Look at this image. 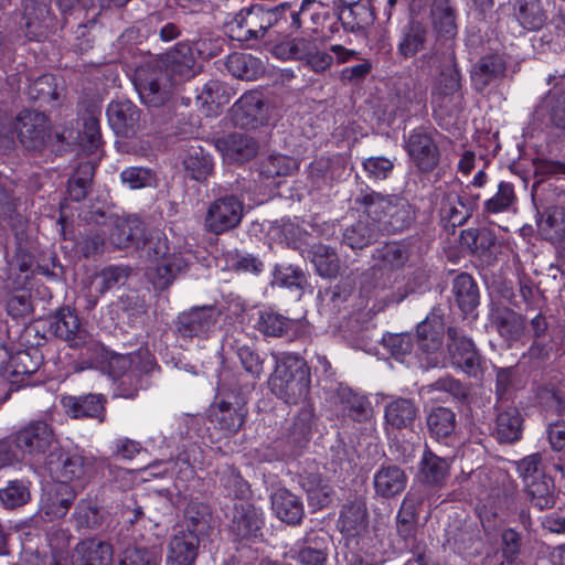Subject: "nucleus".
Instances as JSON below:
<instances>
[{
	"label": "nucleus",
	"instance_id": "nucleus-45",
	"mask_svg": "<svg viewBox=\"0 0 565 565\" xmlns=\"http://www.w3.org/2000/svg\"><path fill=\"white\" fill-rule=\"evenodd\" d=\"M408 248L401 243H388L376 249L374 258L382 269H398L408 260Z\"/></svg>",
	"mask_w": 565,
	"mask_h": 565
},
{
	"label": "nucleus",
	"instance_id": "nucleus-33",
	"mask_svg": "<svg viewBox=\"0 0 565 565\" xmlns=\"http://www.w3.org/2000/svg\"><path fill=\"white\" fill-rule=\"evenodd\" d=\"M50 15V8L43 0H24L23 1V26L30 39H36L42 35L44 26Z\"/></svg>",
	"mask_w": 565,
	"mask_h": 565
},
{
	"label": "nucleus",
	"instance_id": "nucleus-44",
	"mask_svg": "<svg viewBox=\"0 0 565 565\" xmlns=\"http://www.w3.org/2000/svg\"><path fill=\"white\" fill-rule=\"evenodd\" d=\"M186 173L195 181H204L211 174V157L201 147H191L183 160Z\"/></svg>",
	"mask_w": 565,
	"mask_h": 565
},
{
	"label": "nucleus",
	"instance_id": "nucleus-39",
	"mask_svg": "<svg viewBox=\"0 0 565 565\" xmlns=\"http://www.w3.org/2000/svg\"><path fill=\"white\" fill-rule=\"evenodd\" d=\"M452 292L462 312H471L479 303V290L468 274L458 275L452 282Z\"/></svg>",
	"mask_w": 565,
	"mask_h": 565
},
{
	"label": "nucleus",
	"instance_id": "nucleus-1",
	"mask_svg": "<svg viewBox=\"0 0 565 565\" xmlns=\"http://www.w3.org/2000/svg\"><path fill=\"white\" fill-rule=\"evenodd\" d=\"M198 68L193 50L186 44H178L166 55L162 65L137 68L135 86L146 105L159 107L170 99L179 84L192 78Z\"/></svg>",
	"mask_w": 565,
	"mask_h": 565
},
{
	"label": "nucleus",
	"instance_id": "nucleus-31",
	"mask_svg": "<svg viewBox=\"0 0 565 565\" xmlns=\"http://www.w3.org/2000/svg\"><path fill=\"white\" fill-rule=\"evenodd\" d=\"M445 326L438 316L426 318L417 326V340L420 350L427 353L438 351L443 345Z\"/></svg>",
	"mask_w": 565,
	"mask_h": 565
},
{
	"label": "nucleus",
	"instance_id": "nucleus-36",
	"mask_svg": "<svg viewBox=\"0 0 565 565\" xmlns=\"http://www.w3.org/2000/svg\"><path fill=\"white\" fill-rule=\"evenodd\" d=\"M232 90L225 84L212 79L204 84L198 95V102L205 108L207 115H216L221 107L228 104Z\"/></svg>",
	"mask_w": 565,
	"mask_h": 565
},
{
	"label": "nucleus",
	"instance_id": "nucleus-19",
	"mask_svg": "<svg viewBox=\"0 0 565 565\" xmlns=\"http://www.w3.org/2000/svg\"><path fill=\"white\" fill-rule=\"evenodd\" d=\"M145 231V224L138 216L117 218L109 231V243L116 248H125L130 244L140 248Z\"/></svg>",
	"mask_w": 565,
	"mask_h": 565
},
{
	"label": "nucleus",
	"instance_id": "nucleus-12",
	"mask_svg": "<svg viewBox=\"0 0 565 565\" xmlns=\"http://www.w3.org/2000/svg\"><path fill=\"white\" fill-rule=\"evenodd\" d=\"M217 321L216 309L212 306L194 307L178 317V331L182 337L205 335Z\"/></svg>",
	"mask_w": 565,
	"mask_h": 565
},
{
	"label": "nucleus",
	"instance_id": "nucleus-50",
	"mask_svg": "<svg viewBox=\"0 0 565 565\" xmlns=\"http://www.w3.org/2000/svg\"><path fill=\"white\" fill-rule=\"evenodd\" d=\"M291 326V320L271 310L259 311L256 328L267 337H282Z\"/></svg>",
	"mask_w": 565,
	"mask_h": 565
},
{
	"label": "nucleus",
	"instance_id": "nucleus-14",
	"mask_svg": "<svg viewBox=\"0 0 565 565\" xmlns=\"http://www.w3.org/2000/svg\"><path fill=\"white\" fill-rule=\"evenodd\" d=\"M108 122L116 135L130 137L140 127V113L129 100L113 102L107 107Z\"/></svg>",
	"mask_w": 565,
	"mask_h": 565
},
{
	"label": "nucleus",
	"instance_id": "nucleus-26",
	"mask_svg": "<svg viewBox=\"0 0 565 565\" xmlns=\"http://www.w3.org/2000/svg\"><path fill=\"white\" fill-rule=\"evenodd\" d=\"M491 324L507 341H518L524 332L523 318L507 307L492 309Z\"/></svg>",
	"mask_w": 565,
	"mask_h": 565
},
{
	"label": "nucleus",
	"instance_id": "nucleus-30",
	"mask_svg": "<svg viewBox=\"0 0 565 565\" xmlns=\"http://www.w3.org/2000/svg\"><path fill=\"white\" fill-rule=\"evenodd\" d=\"M75 499L74 490L68 484L58 483L53 492H47L42 504V512L50 521L66 515Z\"/></svg>",
	"mask_w": 565,
	"mask_h": 565
},
{
	"label": "nucleus",
	"instance_id": "nucleus-46",
	"mask_svg": "<svg viewBox=\"0 0 565 565\" xmlns=\"http://www.w3.org/2000/svg\"><path fill=\"white\" fill-rule=\"evenodd\" d=\"M430 434L437 438H447L456 427V415L447 407L434 408L427 417Z\"/></svg>",
	"mask_w": 565,
	"mask_h": 565
},
{
	"label": "nucleus",
	"instance_id": "nucleus-29",
	"mask_svg": "<svg viewBox=\"0 0 565 565\" xmlns=\"http://www.w3.org/2000/svg\"><path fill=\"white\" fill-rule=\"evenodd\" d=\"M271 508L277 518L288 524H297L303 516L301 500L286 489H279L273 494Z\"/></svg>",
	"mask_w": 565,
	"mask_h": 565
},
{
	"label": "nucleus",
	"instance_id": "nucleus-34",
	"mask_svg": "<svg viewBox=\"0 0 565 565\" xmlns=\"http://www.w3.org/2000/svg\"><path fill=\"white\" fill-rule=\"evenodd\" d=\"M524 492L531 504L539 510L552 509L555 503V484L552 478L544 476L524 484Z\"/></svg>",
	"mask_w": 565,
	"mask_h": 565
},
{
	"label": "nucleus",
	"instance_id": "nucleus-62",
	"mask_svg": "<svg viewBox=\"0 0 565 565\" xmlns=\"http://www.w3.org/2000/svg\"><path fill=\"white\" fill-rule=\"evenodd\" d=\"M234 347L245 371L253 377H258L263 373V363L255 350L242 339H236Z\"/></svg>",
	"mask_w": 565,
	"mask_h": 565
},
{
	"label": "nucleus",
	"instance_id": "nucleus-11",
	"mask_svg": "<svg viewBox=\"0 0 565 565\" xmlns=\"http://www.w3.org/2000/svg\"><path fill=\"white\" fill-rule=\"evenodd\" d=\"M460 86V73L456 65L454 52L449 51L444 56L443 68L431 92L433 105L447 109Z\"/></svg>",
	"mask_w": 565,
	"mask_h": 565
},
{
	"label": "nucleus",
	"instance_id": "nucleus-40",
	"mask_svg": "<svg viewBox=\"0 0 565 565\" xmlns=\"http://www.w3.org/2000/svg\"><path fill=\"white\" fill-rule=\"evenodd\" d=\"M385 420L394 428H406L413 424L417 415V408L408 398H396L385 407Z\"/></svg>",
	"mask_w": 565,
	"mask_h": 565
},
{
	"label": "nucleus",
	"instance_id": "nucleus-49",
	"mask_svg": "<svg viewBox=\"0 0 565 565\" xmlns=\"http://www.w3.org/2000/svg\"><path fill=\"white\" fill-rule=\"evenodd\" d=\"M460 239L461 245L480 255L490 252L497 243L495 235L487 228L466 230L461 233Z\"/></svg>",
	"mask_w": 565,
	"mask_h": 565
},
{
	"label": "nucleus",
	"instance_id": "nucleus-64",
	"mask_svg": "<svg viewBox=\"0 0 565 565\" xmlns=\"http://www.w3.org/2000/svg\"><path fill=\"white\" fill-rule=\"evenodd\" d=\"M29 489L21 481H11L0 491V500L9 509L23 505L29 501Z\"/></svg>",
	"mask_w": 565,
	"mask_h": 565
},
{
	"label": "nucleus",
	"instance_id": "nucleus-56",
	"mask_svg": "<svg viewBox=\"0 0 565 565\" xmlns=\"http://www.w3.org/2000/svg\"><path fill=\"white\" fill-rule=\"evenodd\" d=\"M448 467L447 460L426 452L422 459L420 473L425 482L436 484L444 480Z\"/></svg>",
	"mask_w": 565,
	"mask_h": 565
},
{
	"label": "nucleus",
	"instance_id": "nucleus-27",
	"mask_svg": "<svg viewBox=\"0 0 565 565\" xmlns=\"http://www.w3.org/2000/svg\"><path fill=\"white\" fill-rule=\"evenodd\" d=\"M46 463L63 484L84 476L87 465L86 459L77 454H61L56 461L53 459V454H50Z\"/></svg>",
	"mask_w": 565,
	"mask_h": 565
},
{
	"label": "nucleus",
	"instance_id": "nucleus-47",
	"mask_svg": "<svg viewBox=\"0 0 565 565\" xmlns=\"http://www.w3.org/2000/svg\"><path fill=\"white\" fill-rule=\"evenodd\" d=\"M376 236L374 223L360 220L345 228L343 233V243L352 249L363 248L371 244Z\"/></svg>",
	"mask_w": 565,
	"mask_h": 565
},
{
	"label": "nucleus",
	"instance_id": "nucleus-5",
	"mask_svg": "<svg viewBox=\"0 0 565 565\" xmlns=\"http://www.w3.org/2000/svg\"><path fill=\"white\" fill-rule=\"evenodd\" d=\"M244 215V203L235 195L226 194L210 202L203 226L209 233L221 235L236 228Z\"/></svg>",
	"mask_w": 565,
	"mask_h": 565
},
{
	"label": "nucleus",
	"instance_id": "nucleus-41",
	"mask_svg": "<svg viewBox=\"0 0 565 565\" xmlns=\"http://www.w3.org/2000/svg\"><path fill=\"white\" fill-rule=\"evenodd\" d=\"M434 29L441 35L452 38L457 33L456 11L450 0H434L431 6Z\"/></svg>",
	"mask_w": 565,
	"mask_h": 565
},
{
	"label": "nucleus",
	"instance_id": "nucleus-52",
	"mask_svg": "<svg viewBox=\"0 0 565 565\" xmlns=\"http://www.w3.org/2000/svg\"><path fill=\"white\" fill-rule=\"evenodd\" d=\"M129 275V267L108 266L96 276V290L99 295H104L116 286L124 285Z\"/></svg>",
	"mask_w": 565,
	"mask_h": 565
},
{
	"label": "nucleus",
	"instance_id": "nucleus-7",
	"mask_svg": "<svg viewBox=\"0 0 565 565\" xmlns=\"http://www.w3.org/2000/svg\"><path fill=\"white\" fill-rule=\"evenodd\" d=\"M447 334V351L451 365L469 376H480L483 372V360L473 341L454 327L448 328Z\"/></svg>",
	"mask_w": 565,
	"mask_h": 565
},
{
	"label": "nucleus",
	"instance_id": "nucleus-38",
	"mask_svg": "<svg viewBox=\"0 0 565 565\" xmlns=\"http://www.w3.org/2000/svg\"><path fill=\"white\" fill-rule=\"evenodd\" d=\"M366 505L361 499L347 503L340 514L339 527L348 535L358 534L366 526Z\"/></svg>",
	"mask_w": 565,
	"mask_h": 565
},
{
	"label": "nucleus",
	"instance_id": "nucleus-42",
	"mask_svg": "<svg viewBox=\"0 0 565 565\" xmlns=\"http://www.w3.org/2000/svg\"><path fill=\"white\" fill-rule=\"evenodd\" d=\"M270 28H278L281 32H294L301 26L300 11L289 2L267 8Z\"/></svg>",
	"mask_w": 565,
	"mask_h": 565
},
{
	"label": "nucleus",
	"instance_id": "nucleus-43",
	"mask_svg": "<svg viewBox=\"0 0 565 565\" xmlns=\"http://www.w3.org/2000/svg\"><path fill=\"white\" fill-rule=\"evenodd\" d=\"M315 40L311 38H294L274 45L271 52L280 60L305 61L313 49Z\"/></svg>",
	"mask_w": 565,
	"mask_h": 565
},
{
	"label": "nucleus",
	"instance_id": "nucleus-2",
	"mask_svg": "<svg viewBox=\"0 0 565 565\" xmlns=\"http://www.w3.org/2000/svg\"><path fill=\"white\" fill-rule=\"evenodd\" d=\"M140 247L146 248L147 256L154 264L148 275L158 289L169 287L179 274L186 270L190 264L189 253L181 250L170 253L168 239L159 230L151 231L149 235H146L145 232Z\"/></svg>",
	"mask_w": 565,
	"mask_h": 565
},
{
	"label": "nucleus",
	"instance_id": "nucleus-16",
	"mask_svg": "<svg viewBox=\"0 0 565 565\" xmlns=\"http://www.w3.org/2000/svg\"><path fill=\"white\" fill-rule=\"evenodd\" d=\"M61 404L65 413L75 419L98 418L104 420L105 398L100 394H87L85 396H63Z\"/></svg>",
	"mask_w": 565,
	"mask_h": 565
},
{
	"label": "nucleus",
	"instance_id": "nucleus-15",
	"mask_svg": "<svg viewBox=\"0 0 565 565\" xmlns=\"http://www.w3.org/2000/svg\"><path fill=\"white\" fill-rule=\"evenodd\" d=\"M233 120L235 125L254 128L263 124L266 118L265 104L262 94L248 92L244 94L233 106Z\"/></svg>",
	"mask_w": 565,
	"mask_h": 565
},
{
	"label": "nucleus",
	"instance_id": "nucleus-25",
	"mask_svg": "<svg viewBox=\"0 0 565 565\" xmlns=\"http://www.w3.org/2000/svg\"><path fill=\"white\" fill-rule=\"evenodd\" d=\"M373 482L379 495L390 498L404 491L407 477L398 466L388 465L381 467L375 472Z\"/></svg>",
	"mask_w": 565,
	"mask_h": 565
},
{
	"label": "nucleus",
	"instance_id": "nucleus-48",
	"mask_svg": "<svg viewBox=\"0 0 565 565\" xmlns=\"http://www.w3.org/2000/svg\"><path fill=\"white\" fill-rule=\"evenodd\" d=\"M312 263L321 277L334 278L340 270V260L335 252L324 245H316L312 249Z\"/></svg>",
	"mask_w": 565,
	"mask_h": 565
},
{
	"label": "nucleus",
	"instance_id": "nucleus-24",
	"mask_svg": "<svg viewBox=\"0 0 565 565\" xmlns=\"http://www.w3.org/2000/svg\"><path fill=\"white\" fill-rule=\"evenodd\" d=\"M181 531L205 541L213 531L209 507L202 502L191 501L186 505Z\"/></svg>",
	"mask_w": 565,
	"mask_h": 565
},
{
	"label": "nucleus",
	"instance_id": "nucleus-4",
	"mask_svg": "<svg viewBox=\"0 0 565 565\" xmlns=\"http://www.w3.org/2000/svg\"><path fill=\"white\" fill-rule=\"evenodd\" d=\"M367 216L381 221L387 217L393 231H403L414 218L411 204L403 198L395 195L384 196L380 193H369L362 199Z\"/></svg>",
	"mask_w": 565,
	"mask_h": 565
},
{
	"label": "nucleus",
	"instance_id": "nucleus-10",
	"mask_svg": "<svg viewBox=\"0 0 565 565\" xmlns=\"http://www.w3.org/2000/svg\"><path fill=\"white\" fill-rule=\"evenodd\" d=\"M14 129L21 145L28 150H40L49 139V119L40 111L24 110L19 114Z\"/></svg>",
	"mask_w": 565,
	"mask_h": 565
},
{
	"label": "nucleus",
	"instance_id": "nucleus-57",
	"mask_svg": "<svg viewBox=\"0 0 565 565\" xmlns=\"http://www.w3.org/2000/svg\"><path fill=\"white\" fill-rule=\"evenodd\" d=\"M159 558L154 548L128 546L119 554V565H158Z\"/></svg>",
	"mask_w": 565,
	"mask_h": 565
},
{
	"label": "nucleus",
	"instance_id": "nucleus-9",
	"mask_svg": "<svg viewBox=\"0 0 565 565\" xmlns=\"http://www.w3.org/2000/svg\"><path fill=\"white\" fill-rule=\"evenodd\" d=\"M405 150L419 173H430L439 164L440 150L431 132L424 128H416L409 134Z\"/></svg>",
	"mask_w": 565,
	"mask_h": 565
},
{
	"label": "nucleus",
	"instance_id": "nucleus-55",
	"mask_svg": "<svg viewBox=\"0 0 565 565\" xmlns=\"http://www.w3.org/2000/svg\"><path fill=\"white\" fill-rule=\"evenodd\" d=\"M298 169L297 161L282 154L266 158L260 164V174L266 178L289 175Z\"/></svg>",
	"mask_w": 565,
	"mask_h": 565
},
{
	"label": "nucleus",
	"instance_id": "nucleus-3",
	"mask_svg": "<svg viewBox=\"0 0 565 565\" xmlns=\"http://www.w3.org/2000/svg\"><path fill=\"white\" fill-rule=\"evenodd\" d=\"M269 385L271 392L286 403L297 404L306 399L310 391V371L307 362L294 353L279 354Z\"/></svg>",
	"mask_w": 565,
	"mask_h": 565
},
{
	"label": "nucleus",
	"instance_id": "nucleus-37",
	"mask_svg": "<svg viewBox=\"0 0 565 565\" xmlns=\"http://www.w3.org/2000/svg\"><path fill=\"white\" fill-rule=\"evenodd\" d=\"M301 484L308 494L309 503L315 508L321 509L331 502L333 488L320 473H308L303 477Z\"/></svg>",
	"mask_w": 565,
	"mask_h": 565
},
{
	"label": "nucleus",
	"instance_id": "nucleus-6",
	"mask_svg": "<svg viewBox=\"0 0 565 565\" xmlns=\"http://www.w3.org/2000/svg\"><path fill=\"white\" fill-rule=\"evenodd\" d=\"M14 446L22 457L38 458L55 448L56 439L53 428L46 420H31L12 435Z\"/></svg>",
	"mask_w": 565,
	"mask_h": 565
},
{
	"label": "nucleus",
	"instance_id": "nucleus-32",
	"mask_svg": "<svg viewBox=\"0 0 565 565\" xmlns=\"http://www.w3.org/2000/svg\"><path fill=\"white\" fill-rule=\"evenodd\" d=\"M539 227L550 239L556 242L557 255L565 263V217H563V212L557 209H546Z\"/></svg>",
	"mask_w": 565,
	"mask_h": 565
},
{
	"label": "nucleus",
	"instance_id": "nucleus-60",
	"mask_svg": "<svg viewBox=\"0 0 565 565\" xmlns=\"http://www.w3.org/2000/svg\"><path fill=\"white\" fill-rule=\"evenodd\" d=\"M94 168L90 163H83L79 166L77 173L70 180L68 193L72 200L82 201L86 198Z\"/></svg>",
	"mask_w": 565,
	"mask_h": 565
},
{
	"label": "nucleus",
	"instance_id": "nucleus-28",
	"mask_svg": "<svg viewBox=\"0 0 565 565\" xmlns=\"http://www.w3.org/2000/svg\"><path fill=\"white\" fill-rule=\"evenodd\" d=\"M523 418L515 407H509L497 415L493 435L499 443L511 444L522 436Z\"/></svg>",
	"mask_w": 565,
	"mask_h": 565
},
{
	"label": "nucleus",
	"instance_id": "nucleus-23",
	"mask_svg": "<svg viewBox=\"0 0 565 565\" xmlns=\"http://www.w3.org/2000/svg\"><path fill=\"white\" fill-rule=\"evenodd\" d=\"M225 160L230 162H244L254 158L258 151L256 141L243 134H232L218 141Z\"/></svg>",
	"mask_w": 565,
	"mask_h": 565
},
{
	"label": "nucleus",
	"instance_id": "nucleus-21",
	"mask_svg": "<svg viewBox=\"0 0 565 565\" xmlns=\"http://www.w3.org/2000/svg\"><path fill=\"white\" fill-rule=\"evenodd\" d=\"M113 547L98 540H86L77 544L72 556V565H110Z\"/></svg>",
	"mask_w": 565,
	"mask_h": 565
},
{
	"label": "nucleus",
	"instance_id": "nucleus-61",
	"mask_svg": "<svg viewBox=\"0 0 565 565\" xmlns=\"http://www.w3.org/2000/svg\"><path fill=\"white\" fill-rule=\"evenodd\" d=\"M514 200L513 185L508 182H500L498 192L484 202V211L493 214L502 213L513 204Z\"/></svg>",
	"mask_w": 565,
	"mask_h": 565
},
{
	"label": "nucleus",
	"instance_id": "nucleus-63",
	"mask_svg": "<svg viewBox=\"0 0 565 565\" xmlns=\"http://www.w3.org/2000/svg\"><path fill=\"white\" fill-rule=\"evenodd\" d=\"M441 213L454 226L461 225L470 217L471 206L466 204L458 195H448Z\"/></svg>",
	"mask_w": 565,
	"mask_h": 565
},
{
	"label": "nucleus",
	"instance_id": "nucleus-18",
	"mask_svg": "<svg viewBox=\"0 0 565 565\" xmlns=\"http://www.w3.org/2000/svg\"><path fill=\"white\" fill-rule=\"evenodd\" d=\"M505 62L498 54L482 56L471 70V83L476 90L483 92L488 86L502 78L505 73Z\"/></svg>",
	"mask_w": 565,
	"mask_h": 565
},
{
	"label": "nucleus",
	"instance_id": "nucleus-51",
	"mask_svg": "<svg viewBox=\"0 0 565 565\" xmlns=\"http://www.w3.org/2000/svg\"><path fill=\"white\" fill-rule=\"evenodd\" d=\"M516 18L526 30H539L545 22V13L537 0H520Z\"/></svg>",
	"mask_w": 565,
	"mask_h": 565
},
{
	"label": "nucleus",
	"instance_id": "nucleus-35",
	"mask_svg": "<svg viewBox=\"0 0 565 565\" xmlns=\"http://www.w3.org/2000/svg\"><path fill=\"white\" fill-rule=\"evenodd\" d=\"M226 67L234 77L246 81H254L264 73L260 60L247 53L235 52L228 55Z\"/></svg>",
	"mask_w": 565,
	"mask_h": 565
},
{
	"label": "nucleus",
	"instance_id": "nucleus-13",
	"mask_svg": "<svg viewBox=\"0 0 565 565\" xmlns=\"http://www.w3.org/2000/svg\"><path fill=\"white\" fill-rule=\"evenodd\" d=\"M50 329L57 338L74 348L90 341L89 333L82 327L77 315L70 308H62L57 311Z\"/></svg>",
	"mask_w": 565,
	"mask_h": 565
},
{
	"label": "nucleus",
	"instance_id": "nucleus-58",
	"mask_svg": "<svg viewBox=\"0 0 565 565\" xmlns=\"http://www.w3.org/2000/svg\"><path fill=\"white\" fill-rule=\"evenodd\" d=\"M120 179L124 184H127L131 190L142 188H152L157 184V178L150 169L141 167H130L120 173Z\"/></svg>",
	"mask_w": 565,
	"mask_h": 565
},
{
	"label": "nucleus",
	"instance_id": "nucleus-54",
	"mask_svg": "<svg viewBox=\"0 0 565 565\" xmlns=\"http://www.w3.org/2000/svg\"><path fill=\"white\" fill-rule=\"evenodd\" d=\"M426 32L419 23H412L404 30L403 39L398 44V52L405 58L414 56L423 49Z\"/></svg>",
	"mask_w": 565,
	"mask_h": 565
},
{
	"label": "nucleus",
	"instance_id": "nucleus-59",
	"mask_svg": "<svg viewBox=\"0 0 565 565\" xmlns=\"http://www.w3.org/2000/svg\"><path fill=\"white\" fill-rule=\"evenodd\" d=\"M147 359L148 363H150L148 352H137L130 353L127 355H115L110 359L109 366L114 373H125L126 371H131L134 373L148 371L147 365H140L141 360Z\"/></svg>",
	"mask_w": 565,
	"mask_h": 565
},
{
	"label": "nucleus",
	"instance_id": "nucleus-22",
	"mask_svg": "<svg viewBox=\"0 0 565 565\" xmlns=\"http://www.w3.org/2000/svg\"><path fill=\"white\" fill-rule=\"evenodd\" d=\"M263 523L262 512L257 508L247 503L235 505L232 531L237 537H257L260 535Z\"/></svg>",
	"mask_w": 565,
	"mask_h": 565
},
{
	"label": "nucleus",
	"instance_id": "nucleus-8",
	"mask_svg": "<svg viewBox=\"0 0 565 565\" xmlns=\"http://www.w3.org/2000/svg\"><path fill=\"white\" fill-rule=\"evenodd\" d=\"M230 36L236 41H249L264 38L270 29L267 7L253 4L242 9L227 24Z\"/></svg>",
	"mask_w": 565,
	"mask_h": 565
},
{
	"label": "nucleus",
	"instance_id": "nucleus-20",
	"mask_svg": "<svg viewBox=\"0 0 565 565\" xmlns=\"http://www.w3.org/2000/svg\"><path fill=\"white\" fill-rule=\"evenodd\" d=\"M202 543L204 541L193 534L179 530L170 540L168 562L171 565H193Z\"/></svg>",
	"mask_w": 565,
	"mask_h": 565
},
{
	"label": "nucleus",
	"instance_id": "nucleus-53",
	"mask_svg": "<svg viewBox=\"0 0 565 565\" xmlns=\"http://www.w3.org/2000/svg\"><path fill=\"white\" fill-rule=\"evenodd\" d=\"M313 422V411L310 406H305L296 416L290 428V441L298 447H302L310 437Z\"/></svg>",
	"mask_w": 565,
	"mask_h": 565
},
{
	"label": "nucleus",
	"instance_id": "nucleus-17",
	"mask_svg": "<svg viewBox=\"0 0 565 565\" xmlns=\"http://www.w3.org/2000/svg\"><path fill=\"white\" fill-rule=\"evenodd\" d=\"M247 411L244 403L221 399L211 407V419L220 429L236 433L244 424Z\"/></svg>",
	"mask_w": 565,
	"mask_h": 565
}]
</instances>
